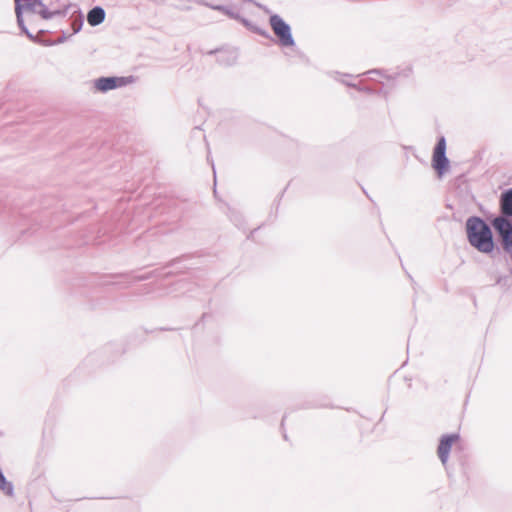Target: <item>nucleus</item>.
Returning <instances> with one entry per match:
<instances>
[{
	"label": "nucleus",
	"mask_w": 512,
	"mask_h": 512,
	"mask_svg": "<svg viewBox=\"0 0 512 512\" xmlns=\"http://www.w3.org/2000/svg\"><path fill=\"white\" fill-rule=\"evenodd\" d=\"M500 207L503 217H512V188L502 193Z\"/></svg>",
	"instance_id": "obj_9"
},
{
	"label": "nucleus",
	"mask_w": 512,
	"mask_h": 512,
	"mask_svg": "<svg viewBox=\"0 0 512 512\" xmlns=\"http://www.w3.org/2000/svg\"><path fill=\"white\" fill-rule=\"evenodd\" d=\"M368 73H378L376 70L369 71Z\"/></svg>",
	"instance_id": "obj_17"
},
{
	"label": "nucleus",
	"mask_w": 512,
	"mask_h": 512,
	"mask_svg": "<svg viewBox=\"0 0 512 512\" xmlns=\"http://www.w3.org/2000/svg\"><path fill=\"white\" fill-rule=\"evenodd\" d=\"M466 234L472 247L484 254L494 250L492 231L489 225L480 217L472 216L466 221Z\"/></svg>",
	"instance_id": "obj_1"
},
{
	"label": "nucleus",
	"mask_w": 512,
	"mask_h": 512,
	"mask_svg": "<svg viewBox=\"0 0 512 512\" xmlns=\"http://www.w3.org/2000/svg\"><path fill=\"white\" fill-rule=\"evenodd\" d=\"M459 439L458 434H448L444 435L440 439V443L438 446V457L443 465H445L448 461L449 454L451 451V447L453 443H455Z\"/></svg>",
	"instance_id": "obj_6"
},
{
	"label": "nucleus",
	"mask_w": 512,
	"mask_h": 512,
	"mask_svg": "<svg viewBox=\"0 0 512 512\" xmlns=\"http://www.w3.org/2000/svg\"><path fill=\"white\" fill-rule=\"evenodd\" d=\"M96 6L91 8L87 15V21L92 27H96Z\"/></svg>",
	"instance_id": "obj_14"
},
{
	"label": "nucleus",
	"mask_w": 512,
	"mask_h": 512,
	"mask_svg": "<svg viewBox=\"0 0 512 512\" xmlns=\"http://www.w3.org/2000/svg\"><path fill=\"white\" fill-rule=\"evenodd\" d=\"M448 164L449 161L446 157V141L444 137H441L438 140L433 152L432 165L433 168L441 176L447 169Z\"/></svg>",
	"instance_id": "obj_5"
},
{
	"label": "nucleus",
	"mask_w": 512,
	"mask_h": 512,
	"mask_svg": "<svg viewBox=\"0 0 512 512\" xmlns=\"http://www.w3.org/2000/svg\"><path fill=\"white\" fill-rule=\"evenodd\" d=\"M137 78L133 75L119 77H100L98 78V91L107 92L109 90L122 88L136 82Z\"/></svg>",
	"instance_id": "obj_4"
},
{
	"label": "nucleus",
	"mask_w": 512,
	"mask_h": 512,
	"mask_svg": "<svg viewBox=\"0 0 512 512\" xmlns=\"http://www.w3.org/2000/svg\"><path fill=\"white\" fill-rule=\"evenodd\" d=\"M42 0H22V5L24 9H27L33 13H37L39 6L41 5Z\"/></svg>",
	"instance_id": "obj_12"
},
{
	"label": "nucleus",
	"mask_w": 512,
	"mask_h": 512,
	"mask_svg": "<svg viewBox=\"0 0 512 512\" xmlns=\"http://www.w3.org/2000/svg\"><path fill=\"white\" fill-rule=\"evenodd\" d=\"M492 225L499 234L503 250L512 257V223L503 216L496 217Z\"/></svg>",
	"instance_id": "obj_2"
},
{
	"label": "nucleus",
	"mask_w": 512,
	"mask_h": 512,
	"mask_svg": "<svg viewBox=\"0 0 512 512\" xmlns=\"http://www.w3.org/2000/svg\"><path fill=\"white\" fill-rule=\"evenodd\" d=\"M104 20H105V11H104L103 8L98 6V9H97V22H98V25L100 23H102Z\"/></svg>",
	"instance_id": "obj_15"
},
{
	"label": "nucleus",
	"mask_w": 512,
	"mask_h": 512,
	"mask_svg": "<svg viewBox=\"0 0 512 512\" xmlns=\"http://www.w3.org/2000/svg\"><path fill=\"white\" fill-rule=\"evenodd\" d=\"M83 22H84L83 15L79 11L77 13V18L72 23L73 34H76V33H78L81 30V28L83 26Z\"/></svg>",
	"instance_id": "obj_13"
},
{
	"label": "nucleus",
	"mask_w": 512,
	"mask_h": 512,
	"mask_svg": "<svg viewBox=\"0 0 512 512\" xmlns=\"http://www.w3.org/2000/svg\"><path fill=\"white\" fill-rule=\"evenodd\" d=\"M212 53H216L218 63L225 66H231L235 64L238 58V52L234 48H223L209 52V54Z\"/></svg>",
	"instance_id": "obj_8"
},
{
	"label": "nucleus",
	"mask_w": 512,
	"mask_h": 512,
	"mask_svg": "<svg viewBox=\"0 0 512 512\" xmlns=\"http://www.w3.org/2000/svg\"><path fill=\"white\" fill-rule=\"evenodd\" d=\"M269 23L282 46L290 47L295 44L290 26L279 15H272Z\"/></svg>",
	"instance_id": "obj_3"
},
{
	"label": "nucleus",
	"mask_w": 512,
	"mask_h": 512,
	"mask_svg": "<svg viewBox=\"0 0 512 512\" xmlns=\"http://www.w3.org/2000/svg\"><path fill=\"white\" fill-rule=\"evenodd\" d=\"M90 86H91V89L96 91V79H93L90 81Z\"/></svg>",
	"instance_id": "obj_16"
},
{
	"label": "nucleus",
	"mask_w": 512,
	"mask_h": 512,
	"mask_svg": "<svg viewBox=\"0 0 512 512\" xmlns=\"http://www.w3.org/2000/svg\"><path fill=\"white\" fill-rule=\"evenodd\" d=\"M0 490L8 496L14 495V486L12 482L8 481L0 469Z\"/></svg>",
	"instance_id": "obj_11"
},
{
	"label": "nucleus",
	"mask_w": 512,
	"mask_h": 512,
	"mask_svg": "<svg viewBox=\"0 0 512 512\" xmlns=\"http://www.w3.org/2000/svg\"><path fill=\"white\" fill-rule=\"evenodd\" d=\"M23 10L24 6L22 5V0H15V14L18 27L20 28L21 32L25 34L31 41L39 43L40 40L38 39V37L32 34L25 25L23 18Z\"/></svg>",
	"instance_id": "obj_7"
},
{
	"label": "nucleus",
	"mask_w": 512,
	"mask_h": 512,
	"mask_svg": "<svg viewBox=\"0 0 512 512\" xmlns=\"http://www.w3.org/2000/svg\"><path fill=\"white\" fill-rule=\"evenodd\" d=\"M37 13L45 20L51 19L56 15H62L64 11L62 10H49L48 7L42 2L39 6Z\"/></svg>",
	"instance_id": "obj_10"
}]
</instances>
